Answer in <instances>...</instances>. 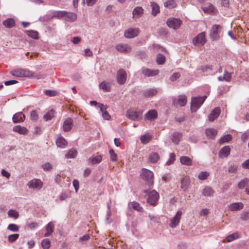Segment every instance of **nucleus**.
<instances>
[{
  "instance_id": "nucleus-21",
  "label": "nucleus",
  "mask_w": 249,
  "mask_h": 249,
  "mask_svg": "<svg viewBox=\"0 0 249 249\" xmlns=\"http://www.w3.org/2000/svg\"><path fill=\"white\" fill-rule=\"evenodd\" d=\"M190 184V180L189 177L188 176L183 177L181 180V188L184 191H186L188 189Z\"/></svg>"
},
{
  "instance_id": "nucleus-54",
  "label": "nucleus",
  "mask_w": 249,
  "mask_h": 249,
  "mask_svg": "<svg viewBox=\"0 0 249 249\" xmlns=\"http://www.w3.org/2000/svg\"><path fill=\"white\" fill-rule=\"evenodd\" d=\"M107 222L108 223L111 222V220L110 219V217L111 215V212L110 211V203H107Z\"/></svg>"
},
{
  "instance_id": "nucleus-30",
  "label": "nucleus",
  "mask_w": 249,
  "mask_h": 249,
  "mask_svg": "<svg viewBox=\"0 0 249 249\" xmlns=\"http://www.w3.org/2000/svg\"><path fill=\"white\" fill-rule=\"evenodd\" d=\"M217 133V131L213 128H208L206 130V134L210 139H214Z\"/></svg>"
},
{
  "instance_id": "nucleus-60",
  "label": "nucleus",
  "mask_w": 249,
  "mask_h": 249,
  "mask_svg": "<svg viewBox=\"0 0 249 249\" xmlns=\"http://www.w3.org/2000/svg\"><path fill=\"white\" fill-rule=\"evenodd\" d=\"M241 218L243 220L249 219V212H243L241 214Z\"/></svg>"
},
{
  "instance_id": "nucleus-1",
  "label": "nucleus",
  "mask_w": 249,
  "mask_h": 249,
  "mask_svg": "<svg viewBox=\"0 0 249 249\" xmlns=\"http://www.w3.org/2000/svg\"><path fill=\"white\" fill-rule=\"evenodd\" d=\"M144 192L147 194V202L150 205L156 206L159 198V194L155 190H146Z\"/></svg>"
},
{
  "instance_id": "nucleus-32",
  "label": "nucleus",
  "mask_w": 249,
  "mask_h": 249,
  "mask_svg": "<svg viewBox=\"0 0 249 249\" xmlns=\"http://www.w3.org/2000/svg\"><path fill=\"white\" fill-rule=\"evenodd\" d=\"M180 162L184 165L190 166L192 164V160L188 157L182 156L180 158Z\"/></svg>"
},
{
  "instance_id": "nucleus-26",
  "label": "nucleus",
  "mask_w": 249,
  "mask_h": 249,
  "mask_svg": "<svg viewBox=\"0 0 249 249\" xmlns=\"http://www.w3.org/2000/svg\"><path fill=\"white\" fill-rule=\"evenodd\" d=\"M160 157L159 155L156 152L150 153L148 157V161L151 163H156L159 160Z\"/></svg>"
},
{
  "instance_id": "nucleus-7",
  "label": "nucleus",
  "mask_w": 249,
  "mask_h": 249,
  "mask_svg": "<svg viewBox=\"0 0 249 249\" xmlns=\"http://www.w3.org/2000/svg\"><path fill=\"white\" fill-rule=\"evenodd\" d=\"M27 186L30 189L39 190L42 188L43 183L39 179L34 178L28 182Z\"/></svg>"
},
{
  "instance_id": "nucleus-52",
  "label": "nucleus",
  "mask_w": 249,
  "mask_h": 249,
  "mask_svg": "<svg viewBox=\"0 0 249 249\" xmlns=\"http://www.w3.org/2000/svg\"><path fill=\"white\" fill-rule=\"evenodd\" d=\"M28 77H31L33 78L39 79H42L44 77V75L40 73H35L33 72L30 71L29 75Z\"/></svg>"
},
{
  "instance_id": "nucleus-41",
  "label": "nucleus",
  "mask_w": 249,
  "mask_h": 249,
  "mask_svg": "<svg viewBox=\"0 0 249 249\" xmlns=\"http://www.w3.org/2000/svg\"><path fill=\"white\" fill-rule=\"evenodd\" d=\"M54 116V111L53 109H51L47 113L44 115L43 118L44 119L47 121L48 120H51Z\"/></svg>"
},
{
  "instance_id": "nucleus-18",
  "label": "nucleus",
  "mask_w": 249,
  "mask_h": 249,
  "mask_svg": "<svg viewBox=\"0 0 249 249\" xmlns=\"http://www.w3.org/2000/svg\"><path fill=\"white\" fill-rule=\"evenodd\" d=\"M73 126V120L71 118H68L66 119L63 125V129L64 131H69L72 128Z\"/></svg>"
},
{
  "instance_id": "nucleus-11",
  "label": "nucleus",
  "mask_w": 249,
  "mask_h": 249,
  "mask_svg": "<svg viewBox=\"0 0 249 249\" xmlns=\"http://www.w3.org/2000/svg\"><path fill=\"white\" fill-rule=\"evenodd\" d=\"M115 49L120 53H127L132 51L131 46L125 43H120L116 45Z\"/></svg>"
},
{
  "instance_id": "nucleus-2",
  "label": "nucleus",
  "mask_w": 249,
  "mask_h": 249,
  "mask_svg": "<svg viewBox=\"0 0 249 249\" xmlns=\"http://www.w3.org/2000/svg\"><path fill=\"white\" fill-rule=\"evenodd\" d=\"M142 178L149 186L153 185L154 182V174L151 171L143 168L141 175Z\"/></svg>"
},
{
  "instance_id": "nucleus-50",
  "label": "nucleus",
  "mask_w": 249,
  "mask_h": 249,
  "mask_svg": "<svg viewBox=\"0 0 249 249\" xmlns=\"http://www.w3.org/2000/svg\"><path fill=\"white\" fill-rule=\"evenodd\" d=\"M210 174L207 171L201 172L198 175V178L200 180H205L209 176Z\"/></svg>"
},
{
  "instance_id": "nucleus-9",
  "label": "nucleus",
  "mask_w": 249,
  "mask_h": 249,
  "mask_svg": "<svg viewBox=\"0 0 249 249\" xmlns=\"http://www.w3.org/2000/svg\"><path fill=\"white\" fill-rule=\"evenodd\" d=\"M127 74L125 71L123 69L119 70L117 72L116 79L119 85H123L126 80Z\"/></svg>"
},
{
  "instance_id": "nucleus-3",
  "label": "nucleus",
  "mask_w": 249,
  "mask_h": 249,
  "mask_svg": "<svg viewBox=\"0 0 249 249\" xmlns=\"http://www.w3.org/2000/svg\"><path fill=\"white\" fill-rule=\"evenodd\" d=\"M142 111L134 109H128L126 112V116L133 121H139L142 118Z\"/></svg>"
},
{
  "instance_id": "nucleus-44",
  "label": "nucleus",
  "mask_w": 249,
  "mask_h": 249,
  "mask_svg": "<svg viewBox=\"0 0 249 249\" xmlns=\"http://www.w3.org/2000/svg\"><path fill=\"white\" fill-rule=\"evenodd\" d=\"M27 35L35 39H37L38 38V33L37 32L30 30L26 31Z\"/></svg>"
},
{
  "instance_id": "nucleus-62",
  "label": "nucleus",
  "mask_w": 249,
  "mask_h": 249,
  "mask_svg": "<svg viewBox=\"0 0 249 249\" xmlns=\"http://www.w3.org/2000/svg\"><path fill=\"white\" fill-rule=\"evenodd\" d=\"M237 170V166L236 165H232L229 167L228 171L230 173H233L236 172Z\"/></svg>"
},
{
  "instance_id": "nucleus-14",
  "label": "nucleus",
  "mask_w": 249,
  "mask_h": 249,
  "mask_svg": "<svg viewBox=\"0 0 249 249\" xmlns=\"http://www.w3.org/2000/svg\"><path fill=\"white\" fill-rule=\"evenodd\" d=\"M11 73L13 76L17 77H28V75H29L30 71L22 69H16L11 71Z\"/></svg>"
},
{
  "instance_id": "nucleus-25",
  "label": "nucleus",
  "mask_w": 249,
  "mask_h": 249,
  "mask_svg": "<svg viewBox=\"0 0 249 249\" xmlns=\"http://www.w3.org/2000/svg\"><path fill=\"white\" fill-rule=\"evenodd\" d=\"M64 18L67 21L73 22L76 20L77 15L75 13L67 12V14Z\"/></svg>"
},
{
  "instance_id": "nucleus-64",
  "label": "nucleus",
  "mask_w": 249,
  "mask_h": 249,
  "mask_svg": "<svg viewBox=\"0 0 249 249\" xmlns=\"http://www.w3.org/2000/svg\"><path fill=\"white\" fill-rule=\"evenodd\" d=\"M45 93L47 95H49L50 96H53L56 95L57 92L56 91H55V90H46L45 91Z\"/></svg>"
},
{
  "instance_id": "nucleus-49",
  "label": "nucleus",
  "mask_w": 249,
  "mask_h": 249,
  "mask_svg": "<svg viewBox=\"0 0 249 249\" xmlns=\"http://www.w3.org/2000/svg\"><path fill=\"white\" fill-rule=\"evenodd\" d=\"M41 245L43 249H49L51 246V242L48 239H44L41 242Z\"/></svg>"
},
{
  "instance_id": "nucleus-34",
  "label": "nucleus",
  "mask_w": 249,
  "mask_h": 249,
  "mask_svg": "<svg viewBox=\"0 0 249 249\" xmlns=\"http://www.w3.org/2000/svg\"><path fill=\"white\" fill-rule=\"evenodd\" d=\"M158 92V90L155 89H147L143 92V95L146 97H150L155 95Z\"/></svg>"
},
{
  "instance_id": "nucleus-39",
  "label": "nucleus",
  "mask_w": 249,
  "mask_h": 249,
  "mask_svg": "<svg viewBox=\"0 0 249 249\" xmlns=\"http://www.w3.org/2000/svg\"><path fill=\"white\" fill-rule=\"evenodd\" d=\"M232 137L230 134H227L221 137L219 141L220 144H222L225 142H228L231 140Z\"/></svg>"
},
{
  "instance_id": "nucleus-6",
  "label": "nucleus",
  "mask_w": 249,
  "mask_h": 249,
  "mask_svg": "<svg viewBox=\"0 0 249 249\" xmlns=\"http://www.w3.org/2000/svg\"><path fill=\"white\" fill-rule=\"evenodd\" d=\"M182 215V212L181 210H178L175 215L171 218L169 223L170 227L172 228L177 227L179 224Z\"/></svg>"
},
{
  "instance_id": "nucleus-40",
  "label": "nucleus",
  "mask_w": 249,
  "mask_h": 249,
  "mask_svg": "<svg viewBox=\"0 0 249 249\" xmlns=\"http://www.w3.org/2000/svg\"><path fill=\"white\" fill-rule=\"evenodd\" d=\"M164 6L168 8H173L176 6L175 0H167L164 3Z\"/></svg>"
},
{
  "instance_id": "nucleus-33",
  "label": "nucleus",
  "mask_w": 249,
  "mask_h": 249,
  "mask_svg": "<svg viewBox=\"0 0 249 249\" xmlns=\"http://www.w3.org/2000/svg\"><path fill=\"white\" fill-rule=\"evenodd\" d=\"M187 103L186 96L184 95H180L178 97L177 103L180 106H184Z\"/></svg>"
},
{
  "instance_id": "nucleus-56",
  "label": "nucleus",
  "mask_w": 249,
  "mask_h": 249,
  "mask_svg": "<svg viewBox=\"0 0 249 249\" xmlns=\"http://www.w3.org/2000/svg\"><path fill=\"white\" fill-rule=\"evenodd\" d=\"M19 237V234L17 233L10 235L8 236V241L9 242H14L18 239Z\"/></svg>"
},
{
  "instance_id": "nucleus-4",
  "label": "nucleus",
  "mask_w": 249,
  "mask_h": 249,
  "mask_svg": "<svg viewBox=\"0 0 249 249\" xmlns=\"http://www.w3.org/2000/svg\"><path fill=\"white\" fill-rule=\"evenodd\" d=\"M206 96L192 98L191 109L193 112H196L202 105Z\"/></svg>"
},
{
  "instance_id": "nucleus-43",
  "label": "nucleus",
  "mask_w": 249,
  "mask_h": 249,
  "mask_svg": "<svg viewBox=\"0 0 249 249\" xmlns=\"http://www.w3.org/2000/svg\"><path fill=\"white\" fill-rule=\"evenodd\" d=\"M152 139V137L149 134H145L141 137V142L143 144L147 143Z\"/></svg>"
},
{
  "instance_id": "nucleus-27",
  "label": "nucleus",
  "mask_w": 249,
  "mask_h": 249,
  "mask_svg": "<svg viewBox=\"0 0 249 249\" xmlns=\"http://www.w3.org/2000/svg\"><path fill=\"white\" fill-rule=\"evenodd\" d=\"M56 144L58 147L64 148L67 145V142L63 137L60 136L56 139Z\"/></svg>"
},
{
  "instance_id": "nucleus-55",
  "label": "nucleus",
  "mask_w": 249,
  "mask_h": 249,
  "mask_svg": "<svg viewBox=\"0 0 249 249\" xmlns=\"http://www.w3.org/2000/svg\"><path fill=\"white\" fill-rule=\"evenodd\" d=\"M7 229L13 232H17L19 230L18 227L15 224H9L7 227Z\"/></svg>"
},
{
  "instance_id": "nucleus-59",
  "label": "nucleus",
  "mask_w": 249,
  "mask_h": 249,
  "mask_svg": "<svg viewBox=\"0 0 249 249\" xmlns=\"http://www.w3.org/2000/svg\"><path fill=\"white\" fill-rule=\"evenodd\" d=\"M111 160L112 161H115L117 160V155L115 153L113 149H110L109 151Z\"/></svg>"
},
{
  "instance_id": "nucleus-37",
  "label": "nucleus",
  "mask_w": 249,
  "mask_h": 249,
  "mask_svg": "<svg viewBox=\"0 0 249 249\" xmlns=\"http://www.w3.org/2000/svg\"><path fill=\"white\" fill-rule=\"evenodd\" d=\"M3 24L7 28H12L15 25V20L13 18H8L3 21Z\"/></svg>"
},
{
  "instance_id": "nucleus-47",
  "label": "nucleus",
  "mask_w": 249,
  "mask_h": 249,
  "mask_svg": "<svg viewBox=\"0 0 249 249\" xmlns=\"http://www.w3.org/2000/svg\"><path fill=\"white\" fill-rule=\"evenodd\" d=\"M249 182V180L247 178L242 179L238 184V187L240 189H243Z\"/></svg>"
},
{
  "instance_id": "nucleus-35",
  "label": "nucleus",
  "mask_w": 249,
  "mask_h": 249,
  "mask_svg": "<svg viewBox=\"0 0 249 249\" xmlns=\"http://www.w3.org/2000/svg\"><path fill=\"white\" fill-rule=\"evenodd\" d=\"M203 10L205 13L209 14H213L215 12L214 8L212 4H209L208 5L204 6L203 7Z\"/></svg>"
},
{
  "instance_id": "nucleus-22",
  "label": "nucleus",
  "mask_w": 249,
  "mask_h": 249,
  "mask_svg": "<svg viewBox=\"0 0 249 249\" xmlns=\"http://www.w3.org/2000/svg\"><path fill=\"white\" fill-rule=\"evenodd\" d=\"M25 118V115L22 112H18L13 116L12 119L14 123H18L23 122Z\"/></svg>"
},
{
  "instance_id": "nucleus-48",
  "label": "nucleus",
  "mask_w": 249,
  "mask_h": 249,
  "mask_svg": "<svg viewBox=\"0 0 249 249\" xmlns=\"http://www.w3.org/2000/svg\"><path fill=\"white\" fill-rule=\"evenodd\" d=\"M77 155V151L74 149H70L68 153L66 155L65 157L66 158H75Z\"/></svg>"
},
{
  "instance_id": "nucleus-17",
  "label": "nucleus",
  "mask_w": 249,
  "mask_h": 249,
  "mask_svg": "<svg viewBox=\"0 0 249 249\" xmlns=\"http://www.w3.org/2000/svg\"><path fill=\"white\" fill-rule=\"evenodd\" d=\"M144 12V10L141 6L136 7L132 11L133 18H138L141 17Z\"/></svg>"
},
{
  "instance_id": "nucleus-12",
  "label": "nucleus",
  "mask_w": 249,
  "mask_h": 249,
  "mask_svg": "<svg viewBox=\"0 0 249 249\" xmlns=\"http://www.w3.org/2000/svg\"><path fill=\"white\" fill-rule=\"evenodd\" d=\"M206 41L205 32H202L199 34L193 40V43L195 45L199 44L203 45L206 43Z\"/></svg>"
},
{
  "instance_id": "nucleus-61",
  "label": "nucleus",
  "mask_w": 249,
  "mask_h": 249,
  "mask_svg": "<svg viewBox=\"0 0 249 249\" xmlns=\"http://www.w3.org/2000/svg\"><path fill=\"white\" fill-rule=\"evenodd\" d=\"M223 78L226 81H230L231 78V73L227 71H225L223 75Z\"/></svg>"
},
{
  "instance_id": "nucleus-24",
  "label": "nucleus",
  "mask_w": 249,
  "mask_h": 249,
  "mask_svg": "<svg viewBox=\"0 0 249 249\" xmlns=\"http://www.w3.org/2000/svg\"><path fill=\"white\" fill-rule=\"evenodd\" d=\"M202 194L205 196L209 197L212 196L214 191L209 186L205 187L201 191Z\"/></svg>"
},
{
  "instance_id": "nucleus-38",
  "label": "nucleus",
  "mask_w": 249,
  "mask_h": 249,
  "mask_svg": "<svg viewBox=\"0 0 249 249\" xmlns=\"http://www.w3.org/2000/svg\"><path fill=\"white\" fill-rule=\"evenodd\" d=\"M99 87L100 89H102L105 91H109L110 90V84L108 82L103 81L100 83Z\"/></svg>"
},
{
  "instance_id": "nucleus-20",
  "label": "nucleus",
  "mask_w": 249,
  "mask_h": 249,
  "mask_svg": "<svg viewBox=\"0 0 249 249\" xmlns=\"http://www.w3.org/2000/svg\"><path fill=\"white\" fill-rule=\"evenodd\" d=\"M220 113V108L218 107H215L211 112L209 116V120L211 122L214 121L219 115Z\"/></svg>"
},
{
  "instance_id": "nucleus-29",
  "label": "nucleus",
  "mask_w": 249,
  "mask_h": 249,
  "mask_svg": "<svg viewBox=\"0 0 249 249\" xmlns=\"http://www.w3.org/2000/svg\"><path fill=\"white\" fill-rule=\"evenodd\" d=\"M13 130L15 132H18L20 134H26L28 133V130L25 127H22L20 125L15 126L13 127Z\"/></svg>"
},
{
  "instance_id": "nucleus-16",
  "label": "nucleus",
  "mask_w": 249,
  "mask_h": 249,
  "mask_svg": "<svg viewBox=\"0 0 249 249\" xmlns=\"http://www.w3.org/2000/svg\"><path fill=\"white\" fill-rule=\"evenodd\" d=\"M228 208L231 211H238L244 208V205L242 202H234L228 205Z\"/></svg>"
},
{
  "instance_id": "nucleus-53",
  "label": "nucleus",
  "mask_w": 249,
  "mask_h": 249,
  "mask_svg": "<svg viewBox=\"0 0 249 249\" xmlns=\"http://www.w3.org/2000/svg\"><path fill=\"white\" fill-rule=\"evenodd\" d=\"M165 60V58L164 56L161 54H159L157 56V62L158 64L162 65L163 64Z\"/></svg>"
},
{
  "instance_id": "nucleus-42",
  "label": "nucleus",
  "mask_w": 249,
  "mask_h": 249,
  "mask_svg": "<svg viewBox=\"0 0 249 249\" xmlns=\"http://www.w3.org/2000/svg\"><path fill=\"white\" fill-rule=\"evenodd\" d=\"M8 215L15 219H17L19 216V213L18 211L15 210L11 209L8 211L7 213Z\"/></svg>"
},
{
  "instance_id": "nucleus-23",
  "label": "nucleus",
  "mask_w": 249,
  "mask_h": 249,
  "mask_svg": "<svg viewBox=\"0 0 249 249\" xmlns=\"http://www.w3.org/2000/svg\"><path fill=\"white\" fill-rule=\"evenodd\" d=\"M157 112L154 109L149 110L145 115V118L148 120H155L157 119Z\"/></svg>"
},
{
  "instance_id": "nucleus-31",
  "label": "nucleus",
  "mask_w": 249,
  "mask_h": 249,
  "mask_svg": "<svg viewBox=\"0 0 249 249\" xmlns=\"http://www.w3.org/2000/svg\"><path fill=\"white\" fill-rule=\"evenodd\" d=\"M181 138V134L178 132H174L172 135V141L175 144H178Z\"/></svg>"
},
{
  "instance_id": "nucleus-46",
  "label": "nucleus",
  "mask_w": 249,
  "mask_h": 249,
  "mask_svg": "<svg viewBox=\"0 0 249 249\" xmlns=\"http://www.w3.org/2000/svg\"><path fill=\"white\" fill-rule=\"evenodd\" d=\"M130 205L133 209L137 210L138 212H141L143 211V208L140 206V204L137 202H132Z\"/></svg>"
},
{
  "instance_id": "nucleus-15",
  "label": "nucleus",
  "mask_w": 249,
  "mask_h": 249,
  "mask_svg": "<svg viewBox=\"0 0 249 249\" xmlns=\"http://www.w3.org/2000/svg\"><path fill=\"white\" fill-rule=\"evenodd\" d=\"M142 72L144 75L147 77L154 76L159 74V70L143 68L142 70Z\"/></svg>"
},
{
  "instance_id": "nucleus-19",
  "label": "nucleus",
  "mask_w": 249,
  "mask_h": 249,
  "mask_svg": "<svg viewBox=\"0 0 249 249\" xmlns=\"http://www.w3.org/2000/svg\"><path fill=\"white\" fill-rule=\"evenodd\" d=\"M231 148L229 146H225L219 152V156L221 158H227L230 154Z\"/></svg>"
},
{
  "instance_id": "nucleus-51",
  "label": "nucleus",
  "mask_w": 249,
  "mask_h": 249,
  "mask_svg": "<svg viewBox=\"0 0 249 249\" xmlns=\"http://www.w3.org/2000/svg\"><path fill=\"white\" fill-rule=\"evenodd\" d=\"M239 237L238 233H233L232 234H230L228 235L226 239L227 242H230L232 241L233 240L238 238Z\"/></svg>"
},
{
  "instance_id": "nucleus-45",
  "label": "nucleus",
  "mask_w": 249,
  "mask_h": 249,
  "mask_svg": "<svg viewBox=\"0 0 249 249\" xmlns=\"http://www.w3.org/2000/svg\"><path fill=\"white\" fill-rule=\"evenodd\" d=\"M151 6L152 8V14L153 15H157V14L160 11V7H159V5L155 2H151Z\"/></svg>"
},
{
  "instance_id": "nucleus-10",
  "label": "nucleus",
  "mask_w": 249,
  "mask_h": 249,
  "mask_svg": "<svg viewBox=\"0 0 249 249\" xmlns=\"http://www.w3.org/2000/svg\"><path fill=\"white\" fill-rule=\"evenodd\" d=\"M140 32V29L138 28H130L124 32V36L127 38H132L138 36Z\"/></svg>"
},
{
  "instance_id": "nucleus-58",
  "label": "nucleus",
  "mask_w": 249,
  "mask_h": 249,
  "mask_svg": "<svg viewBox=\"0 0 249 249\" xmlns=\"http://www.w3.org/2000/svg\"><path fill=\"white\" fill-rule=\"evenodd\" d=\"M30 116L33 121H36L38 119V114L36 110H32L31 112Z\"/></svg>"
},
{
  "instance_id": "nucleus-13",
  "label": "nucleus",
  "mask_w": 249,
  "mask_h": 249,
  "mask_svg": "<svg viewBox=\"0 0 249 249\" xmlns=\"http://www.w3.org/2000/svg\"><path fill=\"white\" fill-rule=\"evenodd\" d=\"M67 14L66 11H54L48 15V18L51 19L53 18L58 19L64 18Z\"/></svg>"
},
{
  "instance_id": "nucleus-28",
  "label": "nucleus",
  "mask_w": 249,
  "mask_h": 249,
  "mask_svg": "<svg viewBox=\"0 0 249 249\" xmlns=\"http://www.w3.org/2000/svg\"><path fill=\"white\" fill-rule=\"evenodd\" d=\"M54 225L52 222H49L46 226V232L44 236L48 237L50 236L53 232Z\"/></svg>"
},
{
  "instance_id": "nucleus-8",
  "label": "nucleus",
  "mask_w": 249,
  "mask_h": 249,
  "mask_svg": "<svg viewBox=\"0 0 249 249\" xmlns=\"http://www.w3.org/2000/svg\"><path fill=\"white\" fill-rule=\"evenodd\" d=\"M182 23V21L180 19L174 18H169L166 21L168 26L173 29H177L179 28Z\"/></svg>"
},
{
  "instance_id": "nucleus-36",
  "label": "nucleus",
  "mask_w": 249,
  "mask_h": 249,
  "mask_svg": "<svg viewBox=\"0 0 249 249\" xmlns=\"http://www.w3.org/2000/svg\"><path fill=\"white\" fill-rule=\"evenodd\" d=\"M102 159L101 155H98L95 157L89 158L88 160L89 162H91L93 164L99 163Z\"/></svg>"
},
{
  "instance_id": "nucleus-63",
  "label": "nucleus",
  "mask_w": 249,
  "mask_h": 249,
  "mask_svg": "<svg viewBox=\"0 0 249 249\" xmlns=\"http://www.w3.org/2000/svg\"><path fill=\"white\" fill-rule=\"evenodd\" d=\"M44 170L49 171L52 168V165L49 163H46L42 165Z\"/></svg>"
},
{
  "instance_id": "nucleus-57",
  "label": "nucleus",
  "mask_w": 249,
  "mask_h": 249,
  "mask_svg": "<svg viewBox=\"0 0 249 249\" xmlns=\"http://www.w3.org/2000/svg\"><path fill=\"white\" fill-rule=\"evenodd\" d=\"M176 159V156L174 153H171L170 155V158L166 162V164L170 165L174 163Z\"/></svg>"
},
{
  "instance_id": "nucleus-5",
  "label": "nucleus",
  "mask_w": 249,
  "mask_h": 249,
  "mask_svg": "<svg viewBox=\"0 0 249 249\" xmlns=\"http://www.w3.org/2000/svg\"><path fill=\"white\" fill-rule=\"evenodd\" d=\"M221 29V26L219 25L215 24L212 26L210 36L213 41H217L220 38V34Z\"/></svg>"
}]
</instances>
